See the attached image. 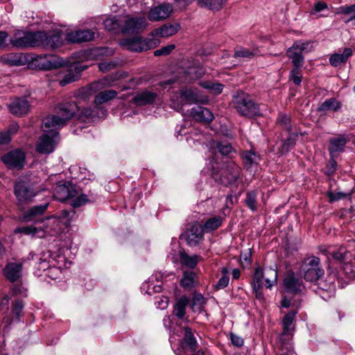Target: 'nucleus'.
<instances>
[{
    "label": "nucleus",
    "mask_w": 355,
    "mask_h": 355,
    "mask_svg": "<svg viewBox=\"0 0 355 355\" xmlns=\"http://www.w3.org/2000/svg\"><path fill=\"white\" fill-rule=\"evenodd\" d=\"M277 268L276 266L272 267H257L251 282L252 292L257 300L260 302L265 301V296L263 292V284L266 283L265 286L267 288H271L277 284Z\"/></svg>",
    "instance_id": "f257e3e1"
},
{
    "label": "nucleus",
    "mask_w": 355,
    "mask_h": 355,
    "mask_svg": "<svg viewBox=\"0 0 355 355\" xmlns=\"http://www.w3.org/2000/svg\"><path fill=\"white\" fill-rule=\"evenodd\" d=\"M56 110V114L48 116L44 119L43 127L55 129L62 128L79 111V107L74 101H66L59 103Z\"/></svg>",
    "instance_id": "f03ea898"
},
{
    "label": "nucleus",
    "mask_w": 355,
    "mask_h": 355,
    "mask_svg": "<svg viewBox=\"0 0 355 355\" xmlns=\"http://www.w3.org/2000/svg\"><path fill=\"white\" fill-rule=\"evenodd\" d=\"M233 107L239 115L249 119H254L262 115L260 105L248 93L239 92L233 96Z\"/></svg>",
    "instance_id": "7ed1b4c3"
},
{
    "label": "nucleus",
    "mask_w": 355,
    "mask_h": 355,
    "mask_svg": "<svg viewBox=\"0 0 355 355\" xmlns=\"http://www.w3.org/2000/svg\"><path fill=\"white\" fill-rule=\"evenodd\" d=\"M241 168L233 161L223 163L219 168L212 166L211 177L215 182L225 187L236 183L241 178Z\"/></svg>",
    "instance_id": "20e7f679"
},
{
    "label": "nucleus",
    "mask_w": 355,
    "mask_h": 355,
    "mask_svg": "<svg viewBox=\"0 0 355 355\" xmlns=\"http://www.w3.org/2000/svg\"><path fill=\"white\" fill-rule=\"evenodd\" d=\"M13 193L17 199V205L22 211L31 203L37 195L33 182L28 178H19L14 184Z\"/></svg>",
    "instance_id": "39448f33"
},
{
    "label": "nucleus",
    "mask_w": 355,
    "mask_h": 355,
    "mask_svg": "<svg viewBox=\"0 0 355 355\" xmlns=\"http://www.w3.org/2000/svg\"><path fill=\"white\" fill-rule=\"evenodd\" d=\"M36 260L37 262L35 265V274L37 276H41V272L49 270L58 271L59 268L67 267V261L64 256L58 254H53L49 251L43 252L40 257L37 256Z\"/></svg>",
    "instance_id": "423d86ee"
},
{
    "label": "nucleus",
    "mask_w": 355,
    "mask_h": 355,
    "mask_svg": "<svg viewBox=\"0 0 355 355\" xmlns=\"http://www.w3.org/2000/svg\"><path fill=\"white\" fill-rule=\"evenodd\" d=\"M64 44L63 33L60 29L37 31V47L54 50Z\"/></svg>",
    "instance_id": "0eeeda50"
},
{
    "label": "nucleus",
    "mask_w": 355,
    "mask_h": 355,
    "mask_svg": "<svg viewBox=\"0 0 355 355\" xmlns=\"http://www.w3.org/2000/svg\"><path fill=\"white\" fill-rule=\"evenodd\" d=\"M300 274L306 282H316L324 275L318 257L312 256L306 259L300 267Z\"/></svg>",
    "instance_id": "6e6552de"
},
{
    "label": "nucleus",
    "mask_w": 355,
    "mask_h": 355,
    "mask_svg": "<svg viewBox=\"0 0 355 355\" xmlns=\"http://www.w3.org/2000/svg\"><path fill=\"white\" fill-rule=\"evenodd\" d=\"M49 130H44V132L39 137L36 146V151L42 155L52 153L59 141V132L55 128H49Z\"/></svg>",
    "instance_id": "1a4fd4ad"
},
{
    "label": "nucleus",
    "mask_w": 355,
    "mask_h": 355,
    "mask_svg": "<svg viewBox=\"0 0 355 355\" xmlns=\"http://www.w3.org/2000/svg\"><path fill=\"white\" fill-rule=\"evenodd\" d=\"M26 160V154L21 148H15L3 154L1 157V161L9 170H21Z\"/></svg>",
    "instance_id": "9d476101"
},
{
    "label": "nucleus",
    "mask_w": 355,
    "mask_h": 355,
    "mask_svg": "<svg viewBox=\"0 0 355 355\" xmlns=\"http://www.w3.org/2000/svg\"><path fill=\"white\" fill-rule=\"evenodd\" d=\"M10 44L17 49L37 47V31H17L10 38Z\"/></svg>",
    "instance_id": "9b49d317"
},
{
    "label": "nucleus",
    "mask_w": 355,
    "mask_h": 355,
    "mask_svg": "<svg viewBox=\"0 0 355 355\" xmlns=\"http://www.w3.org/2000/svg\"><path fill=\"white\" fill-rule=\"evenodd\" d=\"M159 44V38L136 37L124 40V44L127 46V49L135 52H142L154 49Z\"/></svg>",
    "instance_id": "f8f14e48"
},
{
    "label": "nucleus",
    "mask_w": 355,
    "mask_h": 355,
    "mask_svg": "<svg viewBox=\"0 0 355 355\" xmlns=\"http://www.w3.org/2000/svg\"><path fill=\"white\" fill-rule=\"evenodd\" d=\"M283 286L285 292L292 295H302L306 291L302 279L293 271L287 272L283 279Z\"/></svg>",
    "instance_id": "ddd939ff"
},
{
    "label": "nucleus",
    "mask_w": 355,
    "mask_h": 355,
    "mask_svg": "<svg viewBox=\"0 0 355 355\" xmlns=\"http://www.w3.org/2000/svg\"><path fill=\"white\" fill-rule=\"evenodd\" d=\"M328 278L331 283H334L336 279L338 283L343 282L348 284L349 281L355 278V264L351 261H345L338 270L331 272Z\"/></svg>",
    "instance_id": "4468645a"
},
{
    "label": "nucleus",
    "mask_w": 355,
    "mask_h": 355,
    "mask_svg": "<svg viewBox=\"0 0 355 355\" xmlns=\"http://www.w3.org/2000/svg\"><path fill=\"white\" fill-rule=\"evenodd\" d=\"M78 193V189L76 184L69 181H60L54 189L53 197L58 201L64 202L76 197Z\"/></svg>",
    "instance_id": "2eb2a0df"
},
{
    "label": "nucleus",
    "mask_w": 355,
    "mask_h": 355,
    "mask_svg": "<svg viewBox=\"0 0 355 355\" xmlns=\"http://www.w3.org/2000/svg\"><path fill=\"white\" fill-rule=\"evenodd\" d=\"M185 128L181 127L176 131L177 137L183 135L186 137V141L189 146L197 148L199 146L207 145L209 139V136L207 134L196 129L191 130L189 133L185 131Z\"/></svg>",
    "instance_id": "dca6fc26"
},
{
    "label": "nucleus",
    "mask_w": 355,
    "mask_h": 355,
    "mask_svg": "<svg viewBox=\"0 0 355 355\" xmlns=\"http://www.w3.org/2000/svg\"><path fill=\"white\" fill-rule=\"evenodd\" d=\"M58 65L55 57L51 54L35 55L31 58L29 62L31 69L38 70H50L57 68Z\"/></svg>",
    "instance_id": "f3484780"
},
{
    "label": "nucleus",
    "mask_w": 355,
    "mask_h": 355,
    "mask_svg": "<svg viewBox=\"0 0 355 355\" xmlns=\"http://www.w3.org/2000/svg\"><path fill=\"white\" fill-rule=\"evenodd\" d=\"M320 252L327 257L328 259H332L333 260L344 263L347 259L348 250L345 246L343 245H321L319 247Z\"/></svg>",
    "instance_id": "a211bd4d"
},
{
    "label": "nucleus",
    "mask_w": 355,
    "mask_h": 355,
    "mask_svg": "<svg viewBox=\"0 0 355 355\" xmlns=\"http://www.w3.org/2000/svg\"><path fill=\"white\" fill-rule=\"evenodd\" d=\"M203 237V228L201 225L196 223L192 224L181 235V238L184 239L187 244L190 247L197 246L202 241Z\"/></svg>",
    "instance_id": "6ab92c4d"
},
{
    "label": "nucleus",
    "mask_w": 355,
    "mask_h": 355,
    "mask_svg": "<svg viewBox=\"0 0 355 355\" xmlns=\"http://www.w3.org/2000/svg\"><path fill=\"white\" fill-rule=\"evenodd\" d=\"M148 25L144 17L123 18L122 33H139L146 28Z\"/></svg>",
    "instance_id": "aec40b11"
},
{
    "label": "nucleus",
    "mask_w": 355,
    "mask_h": 355,
    "mask_svg": "<svg viewBox=\"0 0 355 355\" xmlns=\"http://www.w3.org/2000/svg\"><path fill=\"white\" fill-rule=\"evenodd\" d=\"M7 106L10 112L16 116H22L28 114L31 107L26 97L24 96L13 98Z\"/></svg>",
    "instance_id": "412c9836"
},
{
    "label": "nucleus",
    "mask_w": 355,
    "mask_h": 355,
    "mask_svg": "<svg viewBox=\"0 0 355 355\" xmlns=\"http://www.w3.org/2000/svg\"><path fill=\"white\" fill-rule=\"evenodd\" d=\"M94 35V32L90 29L76 30L67 32L65 40L68 43H80L92 41Z\"/></svg>",
    "instance_id": "4be33fe9"
},
{
    "label": "nucleus",
    "mask_w": 355,
    "mask_h": 355,
    "mask_svg": "<svg viewBox=\"0 0 355 355\" xmlns=\"http://www.w3.org/2000/svg\"><path fill=\"white\" fill-rule=\"evenodd\" d=\"M180 29V25L178 23L165 24L153 30L149 35L151 38L168 37L177 33Z\"/></svg>",
    "instance_id": "5701e85b"
},
{
    "label": "nucleus",
    "mask_w": 355,
    "mask_h": 355,
    "mask_svg": "<svg viewBox=\"0 0 355 355\" xmlns=\"http://www.w3.org/2000/svg\"><path fill=\"white\" fill-rule=\"evenodd\" d=\"M191 116L196 121L210 123L214 119L213 113L207 108L197 105L190 110Z\"/></svg>",
    "instance_id": "b1692460"
},
{
    "label": "nucleus",
    "mask_w": 355,
    "mask_h": 355,
    "mask_svg": "<svg viewBox=\"0 0 355 355\" xmlns=\"http://www.w3.org/2000/svg\"><path fill=\"white\" fill-rule=\"evenodd\" d=\"M87 68L86 66L78 64L72 68H70L64 74V77L60 80L59 84L61 87L66 86L67 85L78 80L81 73Z\"/></svg>",
    "instance_id": "393cba45"
},
{
    "label": "nucleus",
    "mask_w": 355,
    "mask_h": 355,
    "mask_svg": "<svg viewBox=\"0 0 355 355\" xmlns=\"http://www.w3.org/2000/svg\"><path fill=\"white\" fill-rule=\"evenodd\" d=\"M172 11L171 6L168 4H162L151 8L148 13V19L150 21H159L167 18Z\"/></svg>",
    "instance_id": "a878e982"
},
{
    "label": "nucleus",
    "mask_w": 355,
    "mask_h": 355,
    "mask_svg": "<svg viewBox=\"0 0 355 355\" xmlns=\"http://www.w3.org/2000/svg\"><path fill=\"white\" fill-rule=\"evenodd\" d=\"M184 329V338L180 341V346L184 350L193 352L197 349V340L190 327H185Z\"/></svg>",
    "instance_id": "bb28decb"
},
{
    "label": "nucleus",
    "mask_w": 355,
    "mask_h": 355,
    "mask_svg": "<svg viewBox=\"0 0 355 355\" xmlns=\"http://www.w3.org/2000/svg\"><path fill=\"white\" fill-rule=\"evenodd\" d=\"M22 264L21 263H8L3 269V274L11 282H16L21 275Z\"/></svg>",
    "instance_id": "cd10ccee"
},
{
    "label": "nucleus",
    "mask_w": 355,
    "mask_h": 355,
    "mask_svg": "<svg viewBox=\"0 0 355 355\" xmlns=\"http://www.w3.org/2000/svg\"><path fill=\"white\" fill-rule=\"evenodd\" d=\"M335 15H343L347 17L343 18V21L347 24L355 20V4L345 5L336 8Z\"/></svg>",
    "instance_id": "c85d7f7f"
},
{
    "label": "nucleus",
    "mask_w": 355,
    "mask_h": 355,
    "mask_svg": "<svg viewBox=\"0 0 355 355\" xmlns=\"http://www.w3.org/2000/svg\"><path fill=\"white\" fill-rule=\"evenodd\" d=\"M353 54L350 48H345L342 53H334L329 58V63L331 66L337 67L345 63Z\"/></svg>",
    "instance_id": "c756f323"
},
{
    "label": "nucleus",
    "mask_w": 355,
    "mask_h": 355,
    "mask_svg": "<svg viewBox=\"0 0 355 355\" xmlns=\"http://www.w3.org/2000/svg\"><path fill=\"white\" fill-rule=\"evenodd\" d=\"M157 97V94L152 92L144 91L136 94L132 98L137 105H145L153 103Z\"/></svg>",
    "instance_id": "7c9ffc66"
},
{
    "label": "nucleus",
    "mask_w": 355,
    "mask_h": 355,
    "mask_svg": "<svg viewBox=\"0 0 355 355\" xmlns=\"http://www.w3.org/2000/svg\"><path fill=\"white\" fill-rule=\"evenodd\" d=\"M123 17L112 16L103 21L105 28L108 31L122 32Z\"/></svg>",
    "instance_id": "2f4dec72"
},
{
    "label": "nucleus",
    "mask_w": 355,
    "mask_h": 355,
    "mask_svg": "<svg viewBox=\"0 0 355 355\" xmlns=\"http://www.w3.org/2000/svg\"><path fill=\"white\" fill-rule=\"evenodd\" d=\"M298 311L297 310H292L286 313L282 320V331H284V335H286L288 332L294 333L295 331V318Z\"/></svg>",
    "instance_id": "473e14b6"
},
{
    "label": "nucleus",
    "mask_w": 355,
    "mask_h": 355,
    "mask_svg": "<svg viewBox=\"0 0 355 355\" xmlns=\"http://www.w3.org/2000/svg\"><path fill=\"white\" fill-rule=\"evenodd\" d=\"M258 50L256 49H247L241 46H237L234 48L233 58L235 59H243L244 60H250L257 55Z\"/></svg>",
    "instance_id": "72a5a7b5"
},
{
    "label": "nucleus",
    "mask_w": 355,
    "mask_h": 355,
    "mask_svg": "<svg viewBox=\"0 0 355 355\" xmlns=\"http://www.w3.org/2000/svg\"><path fill=\"white\" fill-rule=\"evenodd\" d=\"M286 55L291 60L293 69H302L304 64V57L302 53L291 46L286 51Z\"/></svg>",
    "instance_id": "f704fd0d"
},
{
    "label": "nucleus",
    "mask_w": 355,
    "mask_h": 355,
    "mask_svg": "<svg viewBox=\"0 0 355 355\" xmlns=\"http://www.w3.org/2000/svg\"><path fill=\"white\" fill-rule=\"evenodd\" d=\"M206 70L199 62L193 63L192 65L188 67L185 71L189 80H197L202 77L205 74Z\"/></svg>",
    "instance_id": "c9c22d12"
},
{
    "label": "nucleus",
    "mask_w": 355,
    "mask_h": 355,
    "mask_svg": "<svg viewBox=\"0 0 355 355\" xmlns=\"http://www.w3.org/2000/svg\"><path fill=\"white\" fill-rule=\"evenodd\" d=\"M24 307V303L21 300H15L12 302L11 313L12 318H7V322L11 324L12 322H19L22 315V311Z\"/></svg>",
    "instance_id": "e433bc0d"
},
{
    "label": "nucleus",
    "mask_w": 355,
    "mask_h": 355,
    "mask_svg": "<svg viewBox=\"0 0 355 355\" xmlns=\"http://www.w3.org/2000/svg\"><path fill=\"white\" fill-rule=\"evenodd\" d=\"M200 260L201 257L199 255L194 254L190 256L184 251L180 252V262L181 265L190 269H193Z\"/></svg>",
    "instance_id": "4c0bfd02"
},
{
    "label": "nucleus",
    "mask_w": 355,
    "mask_h": 355,
    "mask_svg": "<svg viewBox=\"0 0 355 355\" xmlns=\"http://www.w3.org/2000/svg\"><path fill=\"white\" fill-rule=\"evenodd\" d=\"M243 164L246 170H250L254 164H257L259 156L253 150H245L241 154Z\"/></svg>",
    "instance_id": "58836bf2"
},
{
    "label": "nucleus",
    "mask_w": 355,
    "mask_h": 355,
    "mask_svg": "<svg viewBox=\"0 0 355 355\" xmlns=\"http://www.w3.org/2000/svg\"><path fill=\"white\" fill-rule=\"evenodd\" d=\"M190 301L189 297L182 296L179 298L174 305L173 314L179 319H182L186 313V308Z\"/></svg>",
    "instance_id": "ea45409f"
},
{
    "label": "nucleus",
    "mask_w": 355,
    "mask_h": 355,
    "mask_svg": "<svg viewBox=\"0 0 355 355\" xmlns=\"http://www.w3.org/2000/svg\"><path fill=\"white\" fill-rule=\"evenodd\" d=\"M197 275L193 271H184L180 280V285L182 288L191 290L197 283Z\"/></svg>",
    "instance_id": "a19ab883"
},
{
    "label": "nucleus",
    "mask_w": 355,
    "mask_h": 355,
    "mask_svg": "<svg viewBox=\"0 0 355 355\" xmlns=\"http://www.w3.org/2000/svg\"><path fill=\"white\" fill-rule=\"evenodd\" d=\"M341 108V103L335 98H330L325 100L318 107V112L334 111L337 112Z\"/></svg>",
    "instance_id": "79ce46f5"
},
{
    "label": "nucleus",
    "mask_w": 355,
    "mask_h": 355,
    "mask_svg": "<svg viewBox=\"0 0 355 355\" xmlns=\"http://www.w3.org/2000/svg\"><path fill=\"white\" fill-rule=\"evenodd\" d=\"M346 144L347 139L343 137L331 139L329 146V154L332 155L334 153L344 151Z\"/></svg>",
    "instance_id": "37998d69"
},
{
    "label": "nucleus",
    "mask_w": 355,
    "mask_h": 355,
    "mask_svg": "<svg viewBox=\"0 0 355 355\" xmlns=\"http://www.w3.org/2000/svg\"><path fill=\"white\" fill-rule=\"evenodd\" d=\"M117 96V92L113 89L105 90L100 92L95 97L94 103L96 105H99L107 103Z\"/></svg>",
    "instance_id": "c03bdc74"
},
{
    "label": "nucleus",
    "mask_w": 355,
    "mask_h": 355,
    "mask_svg": "<svg viewBox=\"0 0 355 355\" xmlns=\"http://www.w3.org/2000/svg\"><path fill=\"white\" fill-rule=\"evenodd\" d=\"M26 59L22 53H11L4 58V62L10 66H21L26 63Z\"/></svg>",
    "instance_id": "a18cd8bd"
},
{
    "label": "nucleus",
    "mask_w": 355,
    "mask_h": 355,
    "mask_svg": "<svg viewBox=\"0 0 355 355\" xmlns=\"http://www.w3.org/2000/svg\"><path fill=\"white\" fill-rule=\"evenodd\" d=\"M49 204L35 205L30 208L24 215L25 220H31L34 217L42 215L48 207Z\"/></svg>",
    "instance_id": "49530a36"
},
{
    "label": "nucleus",
    "mask_w": 355,
    "mask_h": 355,
    "mask_svg": "<svg viewBox=\"0 0 355 355\" xmlns=\"http://www.w3.org/2000/svg\"><path fill=\"white\" fill-rule=\"evenodd\" d=\"M96 200V195L89 193L88 196L86 194H80L71 200V205L73 208H78L87 202L94 201Z\"/></svg>",
    "instance_id": "de8ad7c7"
},
{
    "label": "nucleus",
    "mask_w": 355,
    "mask_h": 355,
    "mask_svg": "<svg viewBox=\"0 0 355 355\" xmlns=\"http://www.w3.org/2000/svg\"><path fill=\"white\" fill-rule=\"evenodd\" d=\"M70 173L71 175V178L76 179L79 181H82L85 179L92 180L91 175L89 173L86 168H81L79 166H74L70 168ZM93 174L92 176L93 177Z\"/></svg>",
    "instance_id": "09e8293b"
},
{
    "label": "nucleus",
    "mask_w": 355,
    "mask_h": 355,
    "mask_svg": "<svg viewBox=\"0 0 355 355\" xmlns=\"http://www.w3.org/2000/svg\"><path fill=\"white\" fill-rule=\"evenodd\" d=\"M223 220V217L215 216L207 220L202 228L208 232H213L221 226Z\"/></svg>",
    "instance_id": "8fccbe9b"
},
{
    "label": "nucleus",
    "mask_w": 355,
    "mask_h": 355,
    "mask_svg": "<svg viewBox=\"0 0 355 355\" xmlns=\"http://www.w3.org/2000/svg\"><path fill=\"white\" fill-rule=\"evenodd\" d=\"M257 193L256 191H248L246 192L244 203L252 212L257 210Z\"/></svg>",
    "instance_id": "3c124183"
},
{
    "label": "nucleus",
    "mask_w": 355,
    "mask_h": 355,
    "mask_svg": "<svg viewBox=\"0 0 355 355\" xmlns=\"http://www.w3.org/2000/svg\"><path fill=\"white\" fill-rule=\"evenodd\" d=\"M206 302V298L201 293H195L192 299L191 308L193 311L200 313L202 311Z\"/></svg>",
    "instance_id": "603ef678"
},
{
    "label": "nucleus",
    "mask_w": 355,
    "mask_h": 355,
    "mask_svg": "<svg viewBox=\"0 0 355 355\" xmlns=\"http://www.w3.org/2000/svg\"><path fill=\"white\" fill-rule=\"evenodd\" d=\"M214 146L224 156H231L232 153H236L232 145L227 141H215Z\"/></svg>",
    "instance_id": "864d4df0"
},
{
    "label": "nucleus",
    "mask_w": 355,
    "mask_h": 355,
    "mask_svg": "<svg viewBox=\"0 0 355 355\" xmlns=\"http://www.w3.org/2000/svg\"><path fill=\"white\" fill-rule=\"evenodd\" d=\"M200 85L204 89L208 90L214 95L220 94L223 89V85L211 81H201Z\"/></svg>",
    "instance_id": "5fc2aeb1"
},
{
    "label": "nucleus",
    "mask_w": 355,
    "mask_h": 355,
    "mask_svg": "<svg viewBox=\"0 0 355 355\" xmlns=\"http://www.w3.org/2000/svg\"><path fill=\"white\" fill-rule=\"evenodd\" d=\"M198 3L201 6L211 10H219L221 9L225 0H197Z\"/></svg>",
    "instance_id": "6e6d98bb"
},
{
    "label": "nucleus",
    "mask_w": 355,
    "mask_h": 355,
    "mask_svg": "<svg viewBox=\"0 0 355 355\" xmlns=\"http://www.w3.org/2000/svg\"><path fill=\"white\" fill-rule=\"evenodd\" d=\"M297 139V133H290L289 136L287 137L286 140H284L282 146L281 153L282 154L288 153L295 146Z\"/></svg>",
    "instance_id": "4d7b16f0"
},
{
    "label": "nucleus",
    "mask_w": 355,
    "mask_h": 355,
    "mask_svg": "<svg viewBox=\"0 0 355 355\" xmlns=\"http://www.w3.org/2000/svg\"><path fill=\"white\" fill-rule=\"evenodd\" d=\"M180 98L182 101L188 104L196 103L198 101L197 94L190 89H182L180 91Z\"/></svg>",
    "instance_id": "13d9d810"
},
{
    "label": "nucleus",
    "mask_w": 355,
    "mask_h": 355,
    "mask_svg": "<svg viewBox=\"0 0 355 355\" xmlns=\"http://www.w3.org/2000/svg\"><path fill=\"white\" fill-rule=\"evenodd\" d=\"M277 123L288 132L292 130L291 119L290 116L284 113H279L277 118Z\"/></svg>",
    "instance_id": "bf43d9fd"
},
{
    "label": "nucleus",
    "mask_w": 355,
    "mask_h": 355,
    "mask_svg": "<svg viewBox=\"0 0 355 355\" xmlns=\"http://www.w3.org/2000/svg\"><path fill=\"white\" fill-rule=\"evenodd\" d=\"M293 49H296L298 52L303 54L304 52H309L312 50V44L311 42L309 41H302L298 40L295 41L293 45L291 46Z\"/></svg>",
    "instance_id": "052dcab7"
},
{
    "label": "nucleus",
    "mask_w": 355,
    "mask_h": 355,
    "mask_svg": "<svg viewBox=\"0 0 355 355\" xmlns=\"http://www.w3.org/2000/svg\"><path fill=\"white\" fill-rule=\"evenodd\" d=\"M293 336V333L288 332L286 335H284V331L281 333L279 336V342L282 344V347H285L287 350V352H291L293 349V346L290 341L291 340Z\"/></svg>",
    "instance_id": "680f3d73"
},
{
    "label": "nucleus",
    "mask_w": 355,
    "mask_h": 355,
    "mask_svg": "<svg viewBox=\"0 0 355 355\" xmlns=\"http://www.w3.org/2000/svg\"><path fill=\"white\" fill-rule=\"evenodd\" d=\"M221 272L223 276L219 279L217 283L214 285V288L216 290H220L225 288L227 286L230 281V278L228 276L229 270L227 268H223Z\"/></svg>",
    "instance_id": "e2e57ef3"
},
{
    "label": "nucleus",
    "mask_w": 355,
    "mask_h": 355,
    "mask_svg": "<svg viewBox=\"0 0 355 355\" xmlns=\"http://www.w3.org/2000/svg\"><path fill=\"white\" fill-rule=\"evenodd\" d=\"M175 49V45L173 44H171L164 46H162V48L155 50L153 52V54L156 57L159 56H166L169 54Z\"/></svg>",
    "instance_id": "0e129e2a"
},
{
    "label": "nucleus",
    "mask_w": 355,
    "mask_h": 355,
    "mask_svg": "<svg viewBox=\"0 0 355 355\" xmlns=\"http://www.w3.org/2000/svg\"><path fill=\"white\" fill-rule=\"evenodd\" d=\"M80 116L85 119H93L98 116V110L96 107H85L81 111Z\"/></svg>",
    "instance_id": "69168bd1"
},
{
    "label": "nucleus",
    "mask_w": 355,
    "mask_h": 355,
    "mask_svg": "<svg viewBox=\"0 0 355 355\" xmlns=\"http://www.w3.org/2000/svg\"><path fill=\"white\" fill-rule=\"evenodd\" d=\"M302 69H291L289 73V79L293 82L295 85H300L302 83Z\"/></svg>",
    "instance_id": "338daca9"
},
{
    "label": "nucleus",
    "mask_w": 355,
    "mask_h": 355,
    "mask_svg": "<svg viewBox=\"0 0 355 355\" xmlns=\"http://www.w3.org/2000/svg\"><path fill=\"white\" fill-rule=\"evenodd\" d=\"M117 66V62L114 60H110V61H105L98 63V69L103 72L106 73L114 68H116Z\"/></svg>",
    "instance_id": "774afa93"
}]
</instances>
